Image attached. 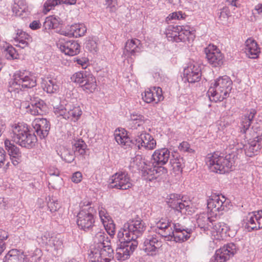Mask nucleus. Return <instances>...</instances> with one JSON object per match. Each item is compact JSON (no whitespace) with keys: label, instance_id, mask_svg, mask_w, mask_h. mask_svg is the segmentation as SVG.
<instances>
[{"label":"nucleus","instance_id":"obj_1","mask_svg":"<svg viewBox=\"0 0 262 262\" xmlns=\"http://www.w3.org/2000/svg\"><path fill=\"white\" fill-rule=\"evenodd\" d=\"M156 232L165 241L183 242L188 240L192 229L183 223H172L166 217H162L156 222Z\"/></svg>","mask_w":262,"mask_h":262},{"label":"nucleus","instance_id":"obj_2","mask_svg":"<svg viewBox=\"0 0 262 262\" xmlns=\"http://www.w3.org/2000/svg\"><path fill=\"white\" fill-rule=\"evenodd\" d=\"M36 77L33 72L27 70L16 71L9 82L8 91L10 93H18L25 89L34 87Z\"/></svg>","mask_w":262,"mask_h":262},{"label":"nucleus","instance_id":"obj_3","mask_svg":"<svg viewBox=\"0 0 262 262\" xmlns=\"http://www.w3.org/2000/svg\"><path fill=\"white\" fill-rule=\"evenodd\" d=\"M232 81L228 76H220L211 82L207 92L211 101H222L229 97L232 90Z\"/></svg>","mask_w":262,"mask_h":262},{"label":"nucleus","instance_id":"obj_4","mask_svg":"<svg viewBox=\"0 0 262 262\" xmlns=\"http://www.w3.org/2000/svg\"><path fill=\"white\" fill-rule=\"evenodd\" d=\"M146 228L145 223L140 219L129 220L118 231L117 238L119 241L134 242L142 235Z\"/></svg>","mask_w":262,"mask_h":262},{"label":"nucleus","instance_id":"obj_5","mask_svg":"<svg viewBox=\"0 0 262 262\" xmlns=\"http://www.w3.org/2000/svg\"><path fill=\"white\" fill-rule=\"evenodd\" d=\"M11 137L13 142L28 148L35 146L37 141L36 135L31 134L27 125L24 123H18L13 126Z\"/></svg>","mask_w":262,"mask_h":262},{"label":"nucleus","instance_id":"obj_6","mask_svg":"<svg viewBox=\"0 0 262 262\" xmlns=\"http://www.w3.org/2000/svg\"><path fill=\"white\" fill-rule=\"evenodd\" d=\"M234 163L230 155L225 157L219 152L209 154L206 158V164L212 171L224 173L229 171Z\"/></svg>","mask_w":262,"mask_h":262},{"label":"nucleus","instance_id":"obj_7","mask_svg":"<svg viewBox=\"0 0 262 262\" xmlns=\"http://www.w3.org/2000/svg\"><path fill=\"white\" fill-rule=\"evenodd\" d=\"M54 112L57 117L73 122L78 121L82 113L80 106L73 102L54 107Z\"/></svg>","mask_w":262,"mask_h":262},{"label":"nucleus","instance_id":"obj_8","mask_svg":"<svg viewBox=\"0 0 262 262\" xmlns=\"http://www.w3.org/2000/svg\"><path fill=\"white\" fill-rule=\"evenodd\" d=\"M231 206L229 200L222 194L212 195L207 200L208 210L212 216H216L217 213L228 210Z\"/></svg>","mask_w":262,"mask_h":262},{"label":"nucleus","instance_id":"obj_9","mask_svg":"<svg viewBox=\"0 0 262 262\" xmlns=\"http://www.w3.org/2000/svg\"><path fill=\"white\" fill-rule=\"evenodd\" d=\"M95 212L94 208L91 207L84 208L79 211L77 216V224L80 229L87 231L96 228L94 225Z\"/></svg>","mask_w":262,"mask_h":262},{"label":"nucleus","instance_id":"obj_10","mask_svg":"<svg viewBox=\"0 0 262 262\" xmlns=\"http://www.w3.org/2000/svg\"><path fill=\"white\" fill-rule=\"evenodd\" d=\"M167 203L169 206L178 214H191V202L183 200L178 194H170Z\"/></svg>","mask_w":262,"mask_h":262},{"label":"nucleus","instance_id":"obj_11","mask_svg":"<svg viewBox=\"0 0 262 262\" xmlns=\"http://www.w3.org/2000/svg\"><path fill=\"white\" fill-rule=\"evenodd\" d=\"M89 256L92 262H110L114 257V252L111 244L91 249Z\"/></svg>","mask_w":262,"mask_h":262},{"label":"nucleus","instance_id":"obj_12","mask_svg":"<svg viewBox=\"0 0 262 262\" xmlns=\"http://www.w3.org/2000/svg\"><path fill=\"white\" fill-rule=\"evenodd\" d=\"M109 187L120 190H127L133 186L131 179L126 171H119L110 179Z\"/></svg>","mask_w":262,"mask_h":262},{"label":"nucleus","instance_id":"obj_13","mask_svg":"<svg viewBox=\"0 0 262 262\" xmlns=\"http://www.w3.org/2000/svg\"><path fill=\"white\" fill-rule=\"evenodd\" d=\"M133 144L139 149L146 150L154 149L157 145L156 141L154 137L145 131L138 132L133 139Z\"/></svg>","mask_w":262,"mask_h":262},{"label":"nucleus","instance_id":"obj_14","mask_svg":"<svg viewBox=\"0 0 262 262\" xmlns=\"http://www.w3.org/2000/svg\"><path fill=\"white\" fill-rule=\"evenodd\" d=\"M162 246L161 238L156 234H149L145 238L143 250L149 256H155L159 253Z\"/></svg>","mask_w":262,"mask_h":262},{"label":"nucleus","instance_id":"obj_15","mask_svg":"<svg viewBox=\"0 0 262 262\" xmlns=\"http://www.w3.org/2000/svg\"><path fill=\"white\" fill-rule=\"evenodd\" d=\"M212 238L213 240L221 241L227 237L234 235V233H231L229 227L225 223L213 222L210 230Z\"/></svg>","mask_w":262,"mask_h":262},{"label":"nucleus","instance_id":"obj_16","mask_svg":"<svg viewBox=\"0 0 262 262\" xmlns=\"http://www.w3.org/2000/svg\"><path fill=\"white\" fill-rule=\"evenodd\" d=\"M206 57L213 67H221L224 62V56L219 49L213 45H209L205 49Z\"/></svg>","mask_w":262,"mask_h":262},{"label":"nucleus","instance_id":"obj_17","mask_svg":"<svg viewBox=\"0 0 262 262\" xmlns=\"http://www.w3.org/2000/svg\"><path fill=\"white\" fill-rule=\"evenodd\" d=\"M237 251L236 245L232 243H229L216 250L211 258L213 262H225L233 256Z\"/></svg>","mask_w":262,"mask_h":262},{"label":"nucleus","instance_id":"obj_18","mask_svg":"<svg viewBox=\"0 0 262 262\" xmlns=\"http://www.w3.org/2000/svg\"><path fill=\"white\" fill-rule=\"evenodd\" d=\"M119 241L120 244L116 250V258L118 260H125L129 257L131 253L137 248L138 242Z\"/></svg>","mask_w":262,"mask_h":262},{"label":"nucleus","instance_id":"obj_19","mask_svg":"<svg viewBox=\"0 0 262 262\" xmlns=\"http://www.w3.org/2000/svg\"><path fill=\"white\" fill-rule=\"evenodd\" d=\"M183 80L193 83L200 81L201 77V70L197 63H190L183 71Z\"/></svg>","mask_w":262,"mask_h":262},{"label":"nucleus","instance_id":"obj_20","mask_svg":"<svg viewBox=\"0 0 262 262\" xmlns=\"http://www.w3.org/2000/svg\"><path fill=\"white\" fill-rule=\"evenodd\" d=\"M261 213L262 210L258 211L257 214H256L255 212L249 213L243 220V226L249 232L260 229V221L261 217Z\"/></svg>","mask_w":262,"mask_h":262},{"label":"nucleus","instance_id":"obj_21","mask_svg":"<svg viewBox=\"0 0 262 262\" xmlns=\"http://www.w3.org/2000/svg\"><path fill=\"white\" fill-rule=\"evenodd\" d=\"M32 125L37 135L40 138L46 137L50 129V122L45 118H36L32 123Z\"/></svg>","mask_w":262,"mask_h":262},{"label":"nucleus","instance_id":"obj_22","mask_svg":"<svg viewBox=\"0 0 262 262\" xmlns=\"http://www.w3.org/2000/svg\"><path fill=\"white\" fill-rule=\"evenodd\" d=\"M4 144L12 163L14 166L17 165L21 161L22 159L21 152L19 148L8 139L5 140Z\"/></svg>","mask_w":262,"mask_h":262},{"label":"nucleus","instance_id":"obj_23","mask_svg":"<svg viewBox=\"0 0 262 262\" xmlns=\"http://www.w3.org/2000/svg\"><path fill=\"white\" fill-rule=\"evenodd\" d=\"M142 95L143 100L148 103L151 102H155L157 103L164 99L162 89L160 87L148 89Z\"/></svg>","mask_w":262,"mask_h":262},{"label":"nucleus","instance_id":"obj_24","mask_svg":"<svg viewBox=\"0 0 262 262\" xmlns=\"http://www.w3.org/2000/svg\"><path fill=\"white\" fill-rule=\"evenodd\" d=\"M27 109L31 114L33 115H42L47 112V105L41 99L36 97L31 99L30 105Z\"/></svg>","mask_w":262,"mask_h":262},{"label":"nucleus","instance_id":"obj_25","mask_svg":"<svg viewBox=\"0 0 262 262\" xmlns=\"http://www.w3.org/2000/svg\"><path fill=\"white\" fill-rule=\"evenodd\" d=\"M170 151L167 148L156 150L152 155L153 165L166 164L170 159Z\"/></svg>","mask_w":262,"mask_h":262},{"label":"nucleus","instance_id":"obj_26","mask_svg":"<svg viewBox=\"0 0 262 262\" xmlns=\"http://www.w3.org/2000/svg\"><path fill=\"white\" fill-rule=\"evenodd\" d=\"M141 50L142 45L140 40L136 38L128 40L126 42L123 55L127 57L135 56Z\"/></svg>","mask_w":262,"mask_h":262},{"label":"nucleus","instance_id":"obj_27","mask_svg":"<svg viewBox=\"0 0 262 262\" xmlns=\"http://www.w3.org/2000/svg\"><path fill=\"white\" fill-rule=\"evenodd\" d=\"M59 49L66 55L74 56L80 52V45L77 41L71 40L62 42L60 40Z\"/></svg>","mask_w":262,"mask_h":262},{"label":"nucleus","instance_id":"obj_28","mask_svg":"<svg viewBox=\"0 0 262 262\" xmlns=\"http://www.w3.org/2000/svg\"><path fill=\"white\" fill-rule=\"evenodd\" d=\"M195 220L198 227L206 232L207 234H208V231L211 228V226L213 225L214 221L211 219L209 214L206 213L197 214Z\"/></svg>","mask_w":262,"mask_h":262},{"label":"nucleus","instance_id":"obj_29","mask_svg":"<svg viewBox=\"0 0 262 262\" xmlns=\"http://www.w3.org/2000/svg\"><path fill=\"white\" fill-rule=\"evenodd\" d=\"M178 37L176 42H190L195 38L194 31L189 26H181V30L179 29Z\"/></svg>","mask_w":262,"mask_h":262},{"label":"nucleus","instance_id":"obj_30","mask_svg":"<svg viewBox=\"0 0 262 262\" xmlns=\"http://www.w3.org/2000/svg\"><path fill=\"white\" fill-rule=\"evenodd\" d=\"M12 38L14 45L23 49L28 46L31 39L29 35L19 29L16 31V33L13 35Z\"/></svg>","mask_w":262,"mask_h":262},{"label":"nucleus","instance_id":"obj_31","mask_svg":"<svg viewBox=\"0 0 262 262\" xmlns=\"http://www.w3.org/2000/svg\"><path fill=\"white\" fill-rule=\"evenodd\" d=\"M244 51L246 55L250 58H256L260 53V49L258 48L256 42L251 38L245 42Z\"/></svg>","mask_w":262,"mask_h":262},{"label":"nucleus","instance_id":"obj_32","mask_svg":"<svg viewBox=\"0 0 262 262\" xmlns=\"http://www.w3.org/2000/svg\"><path fill=\"white\" fill-rule=\"evenodd\" d=\"M115 139L117 143L122 146H129L130 143H133L127 136V131L124 128H118L114 133Z\"/></svg>","mask_w":262,"mask_h":262},{"label":"nucleus","instance_id":"obj_33","mask_svg":"<svg viewBox=\"0 0 262 262\" xmlns=\"http://www.w3.org/2000/svg\"><path fill=\"white\" fill-rule=\"evenodd\" d=\"M256 114V111L254 109H251L244 115L241 119L240 132L245 134L247 130L249 128L251 122Z\"/></svg>","mask_w":262,"mask_h":262},{"label":"nucleus","instance_id":"obj_34","mask_svg":"<svg viewBox=\"0 0 262 262\" xmlns=\"http://www.w3.org/2000/svg\"><path fill=\"white\" fill-rule=\"evenodd\" d=\"M41 86L43 90L49 94L57 93L59 89L57 80L49 78L42 79Z\"/></svg>","mask_w":262,"mask_h":262},{"label":"nucleus","instance_id":"obj_35","mask_svg":"<svg viewBox=\"0 0 262 262\" xmlns=\"http://www.w3.org/2000/svg\"><path fill=\"white\" fill-rule=\"evenodd\" d=\"M4 262H26L25 256L17 250L12 249L5 255Z\"/></svg>","mask_w":262,"mask_h":262},{"label":"nucleus","instance_id":"obj_36","mask_svg":"<svg viewBox=\"0 0 262 262\" xmlns=\"http://www.w3.org/2000/svg\"><path fill=\"white\" fill-rule=\"evenodd\" d=\"M144 123V117L140 115L133 113L130 115V119L128 120V126L130 129H136L140 127Z\"/></svg>","mask_w":262,"mask_h":262},{"label":"nucleus","instance_id":"obj_37","mask_svg":"<svg viewBox=\"0 0 262 262\" xmlns=\"http://www.w3.org/2000/svg\"><path fill=\"white\" fill-rule=\"evenodd\" d=\"M96 80L95 77L90 73L87 75L81 88L84 91H88L89 92H93L96 89Z\"/></svg>","mask_w":262,"mask_h":262},{"label":"nucleus","instance_id":"obj_38","mask_svg":"<svg viewBox=\"0 0 262 262\" xmlns=\"http://www.w3.org/2000/svg\"><path fill=\"white\" fill-rule=\"evenodd\" d=\"M94 241L96 244L94 247H101V245L103 246L109 245L111 239L104 231L100 230L94 237Z\"/></svg>","mask_w":262,"mask_h":262},{"label":"nucleus","instance_id":"obj_39","mask_svg":"<svg viewBox=\"0 0 262 262\" xmlns=\"http://www.w3.org/2000/svg\"><path fill=\"white\" fill-rule=\"evenodd\" d=\"M72 37H78L83 36L86 32V28L84 24H75L70 26Z\"/></svg>","mask_w":262,"mask_h":262},{"label":"nucleus","instance_id":"obj_40","mask_svg":"<svg viewBox=\"0 0 262 262\" xmlns=\"http://www.w3.org/2000/svg\"><path fill=\"white\" fill-rule=\"evenodd\" d=\"M58 155L65 162L71 163L75 159V155L73 150L68 149L64 147H60V150L57 151Z\"/></svg>","mask_w":262,"mask_h":262},{"label":"nucleus","instance_id":"obj_41","mask_svg":"<svg viewBox=\"0 0 262 262\" xmlns=\"http://www.w3.org/2000/svg\"><path fill=\"white\" fill-rule=\"evenodd\" d=\"M86 147V144L82 139L76 140L73 144L74 155H79L83 156L85 154Z\"/></svg>","mask_w":262,"mask_h":262},{"label":"nucleus","instance_id":"obj_42","mask_svg":"<svg viewBox=\"0 0 262 262\" xmlns=\"http://www.w3.org/2000/svg\"><path fill=\"white\" fill-rule=\"evenodd\" d=\"M179 29L181 30L180 26H169L166 30V34L168 39L170 41L176 42V39L178 37Z\"/></svg>","mask_w":262,"mask_h":262},{"label":"nucleus","instance_id":"obj_43","mask_svg":"<svg viewBox=\"0 0 262 262\" xmlns=\"http://www.w3.org/2000/svg\"><path fill=\"white\" fill-rule=\"evenodd\" d=\"M88 73L86 71L76 72L71 77V80L81 87Z\"/></svg>","mask_w":262,"mask_h":262},{"label":"nucleus","instance_id":"obj_44","mask_svg":"<svg viewBox=\"0 0 262 262\" xmlns=\"http://www.w3.org/2000/svg\"><path fill=\"white\" fill-rule=\"evenodd\" d=\"M59 25V21L57 18L53 16H49L46 18L43 27L46 30L57 29Z\"/></svg>","mask_w":262,"mask_h":262},{"label":"nucleus","instance_id":"obj_45","mask_svg":"<svg viewBox=\"0 0 262 262\" xmlns=\"http://www.w3.org/2000/svg\"><path fill=\"white\" fill-rule=\"evenodd\" d=\"M217 14L220 23L222 24H225L227 22L229 17L230 16V10L227 7H224L222 9L220 10Z\"/></svg>","mask_w":262,"mask_h":262},{"label":"nucleus","instance_id":"obj_46","mask_svg":"<svg viewBox=\"0 0 262 262\" xmlns=\"http://www.w3.org/2000/svg\"><path fill=\"white\" fill-rule=\"evenodd\" d=\"M41 252L39 249L35 250L29 255L25 256L26 262H39L41 259Z\"/></svg>","mask_w":262,"mask_h":262},{"label":"nucleus","instance_id":"obj_47","mask_svg":"<svg viewBox=\"0 0 262 262\" xmlns=\"http://www.w3.org/2000/svg\"><path fill=\"white\" fill-rule=\"evenodd\" d=\"M99 218L102 224L110 222L112 217L107 212L106 209L102 206H99L98 208Z\"/></svg>","mask_w":262,"mask_h":262},{"label":"nucleus","instance_id":"obj_48","mask_svg":"<svg viewBox=\"0 0 262 262\" xmlns=\"http://www.w3.org/2000/svg\"><path fill=\"white\" fill-rule=\"evenodd\" d=\"M60 3V0H47L44 3L43 12L46 14Z\"/></svg>","mask_w":262,"mask_h":262},{"label":"nucleus","instance_id":"obj_49","mask_svg":"<svg viewBox=\"0 0 262 262\" xmlns=\"http://www.w3.org/2000/svg\"><path fill=\"white\" fill-rule=\"evenodd\" d=\"M132 163L133 166L136 165L138 170L143 171L145 169L146 165L144 160L140 155H137L133 158Z\"/></svg>","mask_w":262,"mask_h":262},{"label":"nucleus","instance_id":"obj_50","mask_svg":"<svg viewBox=\"0 0 262 262\" xmlns=\"http://www.w3.org/2000/svg\"><path fill=\"white\" fill-rule=\"evenodd\" d=\"M103 225L108 234L111 238H113L115 234V225L113 220L103 224Z\"/></svg>","mask_w":262,"mask_h":262},{"label":"nucleus","instance_id":"obj_51","mask_svg":"<svg viewBox=\"0 0 262 262\" xmlns=\"http://www.w3.org/2000/svg\"><path fill=\"white\" fill-rule=\"evenodd\" d=\"M49 246L53 248L54 250L58 251L61 249L62 242L60 237L53 236Z\"/></svg>","mask_w":262,"mask_h":262},{"label":"nucleus","instance_id":"obj_52","mask_svg":"<svg viewBox=\"0 0 262 262\" xmlns=\"http://www.w3.org/2000/svg\"><path fill=\"white\" fill-rule=\"evenodd\" d=\"M5 57L8 59H16L18 54L15 49L12 46H8L5 50Z\"/></svg>","mask_w":262,"mask_h":262},{"label":"nucleus","instance_id":"obj_53","mask_svg":"<svg viewBox=\"0 0 262 262\" xmlns=\"http://www.w3.org/2000/svg\"><path fill=\"white\" fill-rule=\"evenodd\" d=\"M152 171H154L156 178L165 175L167 173V169L166 168L161 165H154Z\"/></svg>","mask_w":262,"mask_h":262},{"label":"nucleus","instance_id":"obj_54","mask_svg":"<svg viewBox=\"0 0 262 262\" xmlns=\"http://www.w3.org/2000/svg\"><path fill=\"white\" fill-rule=\"evenodd\" d=\"M48 207L51 213H54L60 208V205L57 200L51 199L48 202Z\"/></svg>","mask_w":262,"mask_h":262},{"label":"nucleus","instance_id":"obj_55","mask_svg":"<svg viewBox=\"0 0 262 262\" xmlns=\"http://www.w3.org/2000/svg\"><path fill=\"white\" fill-rule=\"evenodd\" d=\"M153 167L150 168L144 169L143 170V176L144 179L147 181H151L156 179V176L154 171H152Z\"/></svg>","mask_w":262,"mask_h":262},{"label":"nucleus","instance_id":"obj_56","mask_svg":"<svg viewBox=\"0 0 262 262\" xmlns=\"http://www.w3.org/2000/svg\"><path fill=\"white\" fill-rule=\"evenodd\" d=\"M186 15L182 11H177L173 12L169 15L167 17L168 20H181L185 18Z\"/></svg>","mask_w":262,"mask_h":262},{"label":"nucleus","instance_id":"obj_57","mask_svg":"<svg viewBox=\"0 0 262 262\" xmlns=\"http://www.w3.org/2000/svg\"><path fill=\"white\" fill-rule=\"evenodd\" d=\"M85 48L91 52H96L97 50V42L93 38L89 39L85 45Z\"/></svg>","mask_w":262,"mask_h":262},{"label":"nucleus","instance_id":"obj_58","mask_svg":"<svg viewBox=\"0 0 262 262\" xmlns=\"http://www.w3.org/2000/svg\"><path fill=\"white\" fill-rule=\"evenodd\" d=\"M179 149L182 152H187L188 153H192L194 151L190 148L189 144L186 141L181 143L178 147Z\"/></svg>","mask_w":262,"mask_h":262},{"label":"nucleus","instance_id":"obj_59","mask_svg":"<svg viewBox=\"0 0 262 262\" xmlns=\"http://www.w3.org/2000/svg\"><path fill=\"white\" fill-rule=\"evenodd\" d=\"M105 5L107 8H109L111 10L114 11L116 9L118 5V0H104Z\"/></svg>","mask_w":262,"mask_h":262},{"label":"nucleus","instance_id":"obj_60","mask_svg":"<svg viewBox=\"0 0 262 262\" xmlns=\"http://www.w3.org/2000/svg\"><path fill=\"white\" fill-rule=\"evenodd\" d=\"M55 31L56 33L60 35H62L65 36H68L70 37H72V34L71 32V30L70 29V26H67L65 29L57 28Z\"/></svg>","mask_w":262,"mask_h":262},{"label":"nucleus","instance_id":"obj_61","mask_svg":"<svg viewBox=\"0 0 262 262\" xmlns=\"http://www.w3.org/2000/svg\"><path fill=\"white\" fill-rule=\"evenodd\" d=\"M53 236H51L49 232H46L41 237L42 244L43 245H49L50 241Z\"/></svg>","mask_w":262,"mask_h":262},{"label":"nucleus","instance_id":"obj_62","mask_svg":"<svg viewBox=\"0 0 262 262\" xmlns=\"http://www.w3.org/2000/svg\"><path fill=\"white\" fill-rule=\"evenodd\" d=\"M182 158L170 159V163L173 168H177L178 169H180L182 168Z\"/></svg>","mask_w":262,"mask_h":262},{"label":"nucleus","instance_id":"obj_63","mask_svg":"<svg viewBox=\"0 0 262 262\" xmlns=\"http://www.w3.org/2000/svg\"><path fill=\"white\" fill-rule=\"evenodd\" d=\"M8 235L6 233H5L3 235H0V255L6 249V245L4 240L7 239Z\"/></svg>","mask_w":262,"mask_h":262},{"label":"nucleus","instance_id":"obj_64","mask_svg":"<svg viewBox=\"0 0 262 262\" xmlns=\"http://www.w3.org/2000/svg\"><path fill=\"white\" fill-rule=\"evenodd\" d=\"M82 177L81 173L77 171L73 173L71 178L72 181L75 183H78L81 181Z\"/></svg>","mask_w":262,"mask_h":262}]
</instances>
